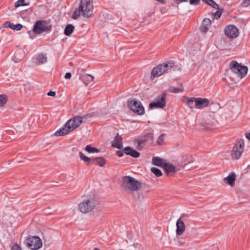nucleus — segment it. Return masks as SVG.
Wrapping results in <instances>:
<instances>
[{"mask_svg": "<svg viewBox=\"0 0 250 250\" xmlns=\"http://www.w3.org/2000/svg\"><path fill=\"white\" fill-rule=\"evenodd\" d=\"M124 152L128 155L136 158L140 156V153L129 146H126L124 148Z\"/></svg>", "mask_w": 250, "mask_h": 250, "instance_id": "obj_15", "label": "nucleus"}, {"mask_svg": "<svg viewBox=\"0 0 250 250\" xmlns=\"http://www.w3.org/2000/svg\"><path fill=\"white\" fill-rule=\"evenodd\" d=\"M11 250H21V249L18 244H15L12 246Z\"/></svg>", "mask_w": 250, "mask_h": 250, "instance_id": "obj_40", "label": "nucleus"}, {"mask_svg": "<svg viewBox=\"0 0 250 250\" xmlns=\"http://www.w3.org/2000/svg\"><path fill=\"white\" fill-rule=\"evenodd\" d=\"M28 33L30 35L31 33V31H29L28 32Z\"/></svg>", "mask_w": 250, "mask_h": 250, "instance_id": "obj_48", "label": "nucleus"}, {"mask_svg": "<svg viewBox=\"0 0 250 250\" xmlns=\"http://www.w3.org/2000/svg\"><path fill=\"white\" fill-rule=\"evenodd\" d=\"M244 146V141L243 139L237 141L232 151L231 156L232 158L236 159H239L243 153Z\"/></svg>", "mask_w": 250, "mask_h": 250, "instance_id": "obj_9", "label": "nucleus"}, {"mask_svg": "<svg viewBox=\"0 0 250 250\" xmlns=\"http://www.w3.org/2000/svg\"><path fill=\"white\" fill-rule=\"evenodd\" d=\"M188 214H182L179 219H178L176 222V233L177 235H182L184 231L185 230V225L182 220V218L185 216H187Z\"/></svg>", "mask_w": 250, "mask_h": 250, "instance_id": "obj_13", "label": "nucleus"}, {"mask_svg": "<svg viewBox=\"0 0 250 250\" xmlns=\"http://www.w3.org/2000/svg\"><path fill=\"white\" fill-rule=\"evenodd\" d=\"M25 0H18L17 2L15 3V6L16 7H19L21 6H25V5H28L29 3H24Z\"/></svg>", "mask_w": 250, "mask_h": 250, "instance_id": "obj_31", "label": "nucleus"}, {"mask_svg": "<svg viewBox=\"0 0 250 250\" xmlns=\"http://www.w3.org/2000/svg\"><path fill=\"white\" fill-rule=\"evenodd\" d=\"M37 63L38 65L44 64L47 62V58L46 54H40L36 57Z\"/></svg>", "mask_w": 250, "mask_h": 250, "instance_id": "obj_18", "label": "nucleus"}, {"mask_svg": "<svg viewBox=\"0 0 250 250\" xmlns=\"http://www.w3.org/2000/svg\"><path fill=\"white\" fill-rule=\"evenodd\" d=\"M169 91L170 93H179L183 91V88H176L174 86H170L169 88Z\"/></svg>", "mask_w": 250, "mask_h": 250, "instance_id": "obj_27", "label": "nucleus"}, {"mask_svg": "<svg viewBox=\"0 0 250 250\" xmlns=\"http://www.w3.org/2000/svg\"><path fill=\"white\" fill-rule=\"evenodd\" d=\"M166 96L165 93L158 95L153 101L149 104V108L150 109L163 108L166 105Z\"/></svg>", "mask_w": 250, "mask_h": 250, "instance_id": "obj_8", "label": "nucleus"}, {"mask_svg": "<svg viewBox=\"0 0 250 250\" xmlns=\"http://www.w3.org/2000/svg\"><path fill=\"white\" fill-rule=\"evenodd\" d=\"M47 95L49 96L54 97L56 95V93L54 91L50 90L47 93Z\"/></svg>", "mask_w": 250, "mask_h": 250, "instance_id": "obj_44", "label": "nucleus"}, {"mask_svg": "<svg viewBox=\"0 0 250 250\" xmlns=\"http://www.w3.org/2000/svg\"><path fill=\"white\" fill-rule=\"evenodd\" d=\"M250 5V0H243L241 5L243 7H247Z\"/></svg>", "mask_w": 250, "mask_h": 250, "instance_id": "obj_35", "label": "nucleus"}, {"mask_svg": "<svg viewBox=\"0 0 250 250\" xmlns=\"http://www.w3.org/2000/svg\"><path fill=\"white\" fill-rule=\"evenodd\" d=\"M200 2V0H190L189 3L191 5H197L199 4Z\"/></svg>", "mask_w": 250, "mask_h": 250, "instance_id": "obj_39", "label": "nucleus"}, {"mask_svg": "<svg viewBox=\"0 0 250 250\" xmlns=\"http://www.w3.org/2000/svg\"><path fill=\"white\" fill-rule=\"evenodd\" d=\"M246 137L250 141V132L246 133Z\"/></svg>", "mask_w": 250, "mask_h": 250, "instance_id": "obj_45", "label": "nucleus"}, {"mask_svg": "<svg viewBox=\"0 0 250 250\" xmlns=\"http://www.w3.org/2000/svg\"><path fill=\"white\" fill-rule=\"evenodd\" d=\"M85 151L90 153H98L100 152L99 150L96 148L92 147L91 145H87L85 148Z\"/></svg>", "mask_w": 250, "mask_h": 250, "instance_id": "obj_26", "label": "nucleus"}, {"mask_svg": "<svg viewBox=\"0 0 250 250\" xmlns=\"http://www.w3.org/2000/svg\"><path fill=\"white\" fill-rule=\"evenodd\" d=\"M93 250H100V249L97 248H95L93 249Z\"/></svg>", "mask_w": 250, "mask_h": 250, "instance_id": "obj_46", "label": "nucleus"}, {"mask_svg": "<svg viewBox=\"0 0 250 250\" xmlns=\"http://www.w3.org/2000/svg\"><path fill=\"white\" fill-rule=\"evenodd\" d=\"M222 11H220V10H218L217 11L215 14H214V17L216 19H218L219 18H220V17H221V15H222Z\"/></svg>", "mask_w": 250, "mask_h": 250, "instance_id": "obj_37", "label": "nucleus"}, {"mask_svg": "<svg viewBox=\"0 0 250 250\" xmlns=\"http://www.w3.org/2000/svg\"><path fill=\"white\" fill-rule=\"evenodd\" d=\"M129 108L133 112L142 115L145 113V109L142 103L140 101L136 100H131L128 102Z\"/></svg>", "mask_w": 250, "mask_h": 250, "instance_id": "obj_10", "label": "nucleus"}, {"mask_svg": "<svg viewBox=\"0 0 250 250\" xmlns=\"http://www.w3.org/2000/svg\"><path fill=\"white\" fill-rule=\"evenodd\" d=\"M196 100V98H189L187 101L186 104L190 108L192 109L193 108V107H194L193 104L194 103V104H195Z\"/></svg>", "mask_w": 250, "mask_h": 250, "instance_id": "obj_24", "label": "nucleus"}, {"mask_svg": "<svg viewBox=\"0 0 250 250\" xmlns=\"http://www.w3.org/2000/svg\"><path fill=\"white\" fill-rule=\"evenodd\" d=\"M97 205V201L93 198L83 201L79 205L80 211L83 213H87L92 211Z\"/></svg>", "mask_w": 250, "mask_h": 250, "instance_id": "obj_6", "label": "nucleus"}, {"mask_svg": "<svg viewBox=\"0 0 250 250\" xmlns=\"http://www.w3.org/2000/svg\"><path fill=\"white\" fill-rule=\"evenodd\" d=\"M13 23L10 21H6L3 24V27H8L11 29Z\"/></svg>", "mask_w": 250, "mask_h": 250, "instance_id": "obj_38", "label": "nucleus"}, {"mask_svg": "<svg viewBox=\"0 0 250 250\" xmlns=\"http://www.w3.org/2000/svg\"><path fill=\"white\" fill-rule=\"evenodd\" d=\"M181 1H182V2L187 1V0H181Z\"/></svg>", "mask_w": 250, "mask_h": 250, "instance_id": "obj_47", "label": "nucleus"}, {"mask_svg": "<svg viewBox=\"0 0 250 250\" xmlns=\"http://www.w3.org/2000/svg\"><path fill=\"white\" fill-rule=\"evenodd\" d=\"M51 29V26L48 25L46 21L39 20L34 24L33 31L36 34H40L44 32L50 31Z\"/></svg>", "mask_w": 250, "mask_h": 250, "instance_id": "obj_7", "label": "nucleus"}, {"mask_svg": "<svg viewBox=\"0 0 250 250\" xmlns=\"http://www.w3.org/2000/svg\"><path fill=\"white\" fill-rule=\"evenodd\" d=\"M122 186L125 190L134 192L139 190L142 187L141 183L135 178L125 176L123 178Z\"/></svg>", "mask_w": 250, "mask_h": 250, "instance_id": "obj_3", "label": "nucleus"}, {"mask_svg": "<svg viewBox=\"0 0 250 250\" xmlns=\"http://www.w3.org/2000/svg\"><path fill=\"white\" fill-rule=\"evenodd\" d=\"M209 104V101L207 98H196L194 107L197 109H202L207 107Z\"/></svg>", "mask_w": 250, "mask_h": 250, "instance_id": "obj_14", "label": "nucleus"}, {"mask_svg": "<svg viewBox=\"0 0 250 250\" xmlns=\"http://www.w3.org/2000/svg\"><path fill=\"white\" fill-rule=\"evenodd\" d=\"M71 76L72 75L71 73L67 72L64 76V78L66 79H69L71 78Z\"/></svg>", "mask_w": 250, "mask_h": 250, "instance_id": "obj_43", "label": "nucleus"}, {"mask_svg": "<svg viewBox=\"0 0 250 250\" xmlns=\"http://www.w3.org/2000/svg\"><path fill=\"white\" fill-rule=\"evenodd\" d=\"M17 54H18V53H16L15 54V58H16V56L17 55Z\"/></svg>", "mask_w": 250, "mask_h": 250, "instance_id": "obj_49", "label": "nucleus"}, {"mask_svg": "<svg viewBox=\"0 0 250 250\" xmlns=\"http://www.w3.org/2000/svg\"><path fill=\"white\" fill-rule=\"evenodd\" d=\"M82 122L83 118L80 116H76L70 119L65 123L64 127L55 132V135L60 136L66 135L79 126Z\"/></svg>", "mask_w": 250, "mask_h": 250, "instance_id": "obj_2", "label": "nucleus"}, {"mask_svg": "<svg viewBox=\"0 0 250 250\" xmlns=\"http://www.w3.org/2000/svg\"><path fill=\"white\" fill-rule=\"evenodd\" d=\"M79 156L81 160L83 161L86 165H88L92 159L85 156L82 152H79Z\"/></svg>", "mask_w": 250, "mask_h": 250, "instance_id": "obj_25", "label": "nucleus"}, {"mask_svg": "<svg viewBox=\"0 0 250 250\" xmlns=\"http://www.w3.org/2000/svg\"><path fill=\"white\" fill-rule=\"evenodd\" d=\"M112 146L118 149L123 147L122 137L119 136L118 134L115 137Z\"/></svg>", "mask_w": 250, "mask_h": 250, "instance_id": "obj_17", "label": "nucleus"}, {"mask_svg": "<svg viewBox=\"0 0 250 250\" xmlns=\"http://www.w3.org/2000/svg\"><path fill=\"white\" fill-rule=\"evenodd\" d=\"M80 79L85 85H87L90 82L93 81L94 77L90 74H84L80 76Z\"/></svg>", "mask_w": 250, "mask_h": 250, "instance_id": "obj_16", "label": "nucleus"}, {"mask_svg": "<svg viewBox=\"0 0 250 250\" xmlns=\"http://www.w3.org/2000/svg\"><path fill=\"white\" fill-rule=\"evenodd\" d=\"M174 66V62L172 61H168L160 64L153 69L151 72V76L153 77H159L172 68Z\"/></svg>", "mask_w": 250, "mask_h": 250, "instance_id": "obj_4", "label": "nucleus"}, {"mask_svg": "<svg viewBox=\"0 0 250 250\" xmlns=\"http://www.w3.org/2000/svg\"><path fill=\"white\" fill-rule=\"evenodd\" d=\"M203 1H204L205 0H202Z\"/></svg>", "mask_w": 250, "mask_h": 250, "instance_id": "obj_51", "label": "nucleus"}, {"mask_svg": "<svg viewBox=\"0 0 250 250\" xmlns=\"http://www.w3.org/2000/svg\"><path fill=\"white\" fill-rule=\"evenodd\" d=\"M146 137L147 138L152 139L153 137V133L152 132L147 133L146 135Z\"/></svg>", "mask_w": 250, "mask_h": 250, "instance_id": "obj_41", "label": "nucleus"}, {"mask_svg": "<svg viewBox=\"0 0 250 250\" xmlns=\"http://www.w3.org/2000/svg\"><path fill=\"white\" fill-rule=\"evenodd\" d=\"M15 61V62L16 63H17V62H19V61Z\"/></svg>", "mask_w": 250, "mask_h": 250, "instance_id": "obj_50", "label": "nucleus"}, {"mask_svg": "<svg viewBox=\"0 0 250 250\" xmlns=\"http://www.w3.org/2000/svg\"><path fill=\"white\" fill-rule=\"evenodd\" d=\"M235 174L233 173L229 175L225 178V182L231 186H233L234 185V182L235 180Z\"/></svg>", "mask_w": 250, "mask_h": 250, "instance_id": "obj_21", "label": "nucleus"}, {"mask_svg": "<svg viewBox=\"0 0 250 250\" xmlns=\"http://www.w3.org/2000/svg\"><path fill=\"white\" fill-rule=\"evenodd\" d=\"M8 100L6 94L0 95V106H3L7 102Z\"/></svg>", "mask_w": 250, "mask_h": 250, "instance_id": "obj_28", "label": "nucleus"}, {"mask_svg": "<svg viewBox=\"0 0 250 250\" xmlns=\"http://www.w3.org/2000/svg\"><path fill=\"white\" fill-rule=\"evenodd\" d=\"M204 2L215 9H218L219 8L218 5L213 0H205Z\"/></svg>", "mask_w": 250, "mask_h": 250, "instance_id": "obj_29", "label": "nucleus"}, {"mask_svg": "<svg viewBox=\"0 0 250 250\" xmlns=\"http://www.w3.org/2000/svg\"><path fill=\"white\" fill-rule=\"evenodd\" d=\"M211 24V21L209 19L205 18L203 21L202 25L208 27Z\"/></svg>", "mask_w": 250, "mask_h": 250, "instance_id": "obj_34", "label": "nucleus"}, {"mask_svg": "<svg viewBox=\"0 0 250 250\" xmlns=\"http://www.w3.org/2000/svg\"><path fill=\"white\" fill-rule=\"evenodd\" d=\"M93 5L91 0H81L79 7L74 12L72 17L74 19H78L81 16L90 18L93 14Z\"/></svg>", "mask_w": 250, "mask_h": 250, "instance_id": "obj_1", "label": "nucleus"}, {"mask_svg": "<svg viewBox=\"0 0 250 250\" xmlns=\"http://www.w3.org/2000/svg\"><path fill=\"white\" fill-rule=\"evenodd\" d=\"M92 164L99 166L100 167H103L105 164V160L103 158H96L92 159Z\"/></svg>", "mask_w": 250, "mask_h": 250, "instance_id": "obj_20", "label": "nucleus"}, {"mask_svg": "<svg viewBox=\"0 0 250 250\" xmlns=\"http://www.w3.org/2000/svg\"><path fill=\"white\" fill-rule=\"evenodd\" d=\"M163 167L167 173L175 171V167L171 164L166 163L164 165Z\"/></svg>", "mask_w": 250, "mask_h": 250, "instance_id": "obj_22", "label": "nucleus"}, {"mask_svg": "<svg viewBox=\"0 0 250 250\" xmlns=\"http://www.w3.org/2000/svg\"><path fill=\"white\" fill-rule=\"evenodd\" d=\"M124 153H125L123 151L118 150L116 151V154L119 157H122L124 156Z\"/></svg>", "mask_w": 250, "mask_h": 250, "instance_id": "obj_42", "label": "nucleus"}, {"mask_svg": "<svg viewBox=\"0 0 250 250\" xmlns=\"http://www.w3.org/2000/svg\"><path fill=\"white\" fill-rule=\"evenodd\" d=\"M225 35L229 38H235L239 35L238 29L233 25L227 26L225 29Z\"/></svg>", "mask_w": 250, "mask_h": 250, "instance_id": "obj_12", "label": "nucleus"}, {"mask_svg": "<svg viewBox=\"0 0 250 250\" xmlns=\"http://www.w3.org/2000/svg\"><path fill=\"white\" fill-rule=\"evenodd\" d=\"M165 135V134L163 133L159 136L157 141V143L159 145H161L162 144L163 141H164Z\"/></svg>", "mask_w": 250, "mask_h": 250, "instance_id": "obj_32", "label": "nucleus"}, {"mask_svg": "<svg viewBox=\"0 0 250 250\" xmlns=\"http://www.w3.org/2000/svg\"><path fill=\"white\" fill-rule=\"evenodd\" d=\"M22 27V25L20 23H17L16 24L13 23L11 29L13 30H20L21 29Z\"/></svg>", "mask_w": 250, "mask_h": 250, "instance_id": "obj_33", "label": "nucleus"}, {"mask_svg": "<svg viewBox=\"0 0 250 250\" xmlns=\"http://www.w3.org/2000/svg\"><path fill=\"white\" fill-rule=\"evenodd\" d=\"M74 28V26L73 25L71 24H68L64 29V34L66 36H70L73 32Z\"/></svg>", "mask_w": 250, "mask_h": 250, "instance_id": "obj_23", "label": "nucleus"}, {"mask_svg": "<svg viewBox=\"0 0 250 250\" xmlns=\"http://www.w3.org/2000/svg\"><path fill=\"white\" fill-rule=\"evenodd\" d=\"M27 245L31 250H37L42 247V240L39 237L31 236L27 239Z\"/></svg>", "mask_w": 250, "mask_h": 250, "instance_id": "obj_11", "label": "nucleus"}, {"mask_svg": "<svg viewBox=\"0 0 250 250\" xmlns=\"http://www.w3.org/2000/svg\"><path fill=\"white\" fill-rule=\"evenodd\" d=\"M152 162L154 165L163 167L165 164L164 160L160 158L153 157L152 159Z\"/></svg>", "mask_w": 250, "mask_h": 250, "instance_id": "obj_19", "label": "nucleus"}, {"mask_svg": "<svg viewBox=\"0 0 250 250\" xmlns=\"http://www.w3.org/2000/svg\"><path fill=\"white\" fill-rule=\"evenodd\" d=\"M151 170L157 177H160L162 175L161 170L156 167H152Z\"/></svg>", "mask_w": 250, "mask_h": 250, "instance_id": "obj_30", "label": "nucleus"}, {"mask_svg": "<svg viewBox=\"0 0 250 250\" xmlns=\"http://www.w3.org/2000/svg\"><path fill=\"white\" fill-rule=\"evenodd\" d=\"M208 29V27L202 24L200 27V30L202 32L206 33Z\"/></svg>", "mask_w": 250, "mask_h": 250, "instance_id": "obj_36", "label": "nucleus"}, {"mask_svg": "<svg viewBox=\"0 0 250 250\" xmlns=\"http://www.w3.org/2000/svg\"><path fill=\"white\" fill-rule=\"evenodd\" d=\"M229 68L233 72L240 78H243L246 76L248 70L246 66L242 65L235 61L230 62Z\"/></svg>", "mask_w": 250, "mask_h": 250, "instance_id": "obj_5", "label": "nucleus"}]
</instances>
